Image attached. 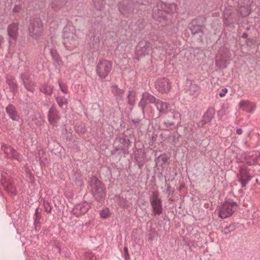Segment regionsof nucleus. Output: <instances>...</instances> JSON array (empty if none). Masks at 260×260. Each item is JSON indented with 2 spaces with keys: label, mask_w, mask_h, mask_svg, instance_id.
<instances>
[{
  "label": "nucleus",
  "mask_w": 260,
  "mask_h": 260,
  "mask_svg": "<svg viewBox=\"0 0 260 260\" xmlns=\"http://www.w3.org/2000/svg\"><path fill=\"white\" fill-rule=\"evenodd\" d=\"M89 185L93 198L98 202H102L105 199L106 190L105 185L95 176L89 178Z\"/></svg>",
  "instance_id": "obj_1"
},
{
  "label": "nucleus",
  "mask_w": 260,
  "mask_h": 260,
  "mask_svg": "<svg viewBox=\"0 0 260 260\" xmlns=\"http://www.w3.org/2000/svg\"><path fill=\"white\" fill-rule=\"evenodd\" d=\"M29 36L34 39H39L42 36L43 31V25L39 18L31 19L28 27Z\"/></svg>",
  "instance_id": "obj_2"
},
{
  "label": "nucleus",
  "mask_w": 260,
  "mask_h": 260,
  "mask_svg": "<svg viewBox=\"0 0 260 260\" xmlns=\"http://www.w3.org/2000/svg\"><path fill=\"white\" fill-rule=\"evenodd\" d=\"M231 7L238 8V11L243 17H246L250 12L251 0H227Z\"/></svg>",
  "instance_id": "obj_3"
},
{
  "label": "nucleus",
  "mask_w": 260,
  "mask_h": 260,
  "mask_svg": "<svg viewBox=\"0 0 260 260\" xmlns=\"http://www.w3.org/2000/svg\"><path fill=\"white\" fill-rule=\"evenodd\" d=\"M138 4V0H123L118 3V7L121 14L128 17L133 13Z\"/></svg>",
  "instance_id": "obj_4"
},
{
  "label": "nucleus",
  "mask_w": 260,
  "mask_h": 260,
  "mask_svg": "<svg viewBox=\"0 0 260 260\" xmlns=\"http://www.w3.org/2000/svg\"><path fill=\"white\" fill-rule=\"evenodd\" d=\"M238 204L231 199L225 200L219 209V216L221 218H225L231 216L238 207Z\"/></svg>",
  "instance_id": "obj_5"
},
{
  "label": "nucleus",
  "mask_w": 260,
  "mask_h": 260,
  "mask_svg": "<svg viewBox=\"0 0 260 260\" xmlns=\"http://www.w3.org/2000/svg\"><path fill=\"white\" fill-rule=\"evenodd\" d=\"M113 63L110 60H100L96 68V73L100 79H105L110 73Z\"/></svg>",
  "instance_id": "obj_6"
},
{
  "label": "nucleus",
  "mask_w": 260,
  "mask_h": 260,
  "mask_svg": "<svg viewBox=\"0 0 260 260\" xmlns=\"http://www.w3.org/2000/svg\"><path fill=\"white\" fill-rule=\"evenodd\" d=\"M181 120L180 113L172 109L166 114L163 124L166 128H170L172 126L178 124Z\"/></svg>",
  "instance_id": "obj_7"
},
{
  "label": "nucleus",
  "mask_w": 260,
  "mask_h": 260,
  "mask_svg": "<svg viewBox=\"0 0 260 260\" xmlns=\"http://www.w3.org/2000/svg\"><path fill=\"white\" fill-rule=\"evenodd\" d=\"M166 3L160 2L157 4V7L154 8L152 12L153 18L159 22H162L166 20L167 12L170 11L167 9Z\"/></svg>",
  "instance_id": "obj_8"
},
{
  "label": "nucleus",
  "mask_w": 260,
  "mask_h": 260,
  "mask_svg": "<svg viewBox=\"0 0 260 260\" xmlns=\"http://www.w3.org/2000/svg\"><path fill=\"white\" fill-rule=\"evenodd\" d=\"M206 18L204 16H199L194 19H193L189 24V28L192 35L202 33L203 34V31L205 28V22Z\"/></svg>",
  "instance_id": "obj_9"
},
{
  "label": "nucleus",
  "mask_w": 260,
  "mask_h": 260,
  "mask_svg": "<svg viewBox=\"0 0 260 260\" xmlns=\"http://www.w3.org/2000/svg\"><path fill=\"white\" fill-rule=\"evenodd\" d=\"M152 49V45L149 42L147 41L140 42L136 48L137 59L139 60V57L148 55Z\"/></svg>",
  "instance_id": "obj_10"
},
{
  "label": "nucleus",
  "mask_w": 260,
  "mask_h": 260,
  "mask_svg": "<svg viewBox=\"0 0 260 260\" xmlns=\"http://www.w3.org/2000/svg\"><path fill=\"white\" fill-rule=\"evenodd\" d=\"M150 202L152 206L154 215H160L162 212V201L159 198L158 192L154 191L150 198Z\"/></svg>",
  "instance_id": "obj_11"
},
{
  "label": "nucleus",
  "mask_w": 260,
  "mask_h": 260,
  "mask_svg": "<svg viewBox=\"0 0 260 260\" xmlns=\"http://www.w3.org/2000/svg\"><path fill=\"white\" fill-rule=\"evenodd\" d=\"M237 178L242 187L244 188L252 179V176L250 174L249 170L245 166H242L240 168L239 173L237 174Z\"/></svg>",
  "instance_id": "obj_12"
},
{
  "label": "nucleus",
  "mask_w": 260,
  "mask_h": 260,
  "mask_svg": "<svg viewBox=\"0 0 260 260\" xmlns=\"http://www.w3.org/2000/svg\"><path fill=\"white\" fill-rule=\"evenodd\" d=\"M19 21L17 19H14L11 24L7 27V32L9 36V43L10 44L12 41H16L18 36V25Z\"/></svg>",
  "instance_id": "obj_13"
},
{
  "label": "nucleus",
  "mask_w": 260,
  "mask_h": 260,
  "mask_svg": "<svg viewBox=\"0 0 260 260\" xmlns=\"http://www.w3.org/2000/svg\"><path fill=\"white\" fill-rule=\"evenodd\" d=\"M62 37L63 44L66 47H71L76 46L77 36L74 32L64 31Z\"/></svg>",
  "instance_id": "obj_14"
},
{
  "label": "nucleus",
  "mask_w": 260,
  "mask_h": 260,
  "mask_svg": "<svg viewBox=\"0 0 260 260\" xmlns=\"http://www.w3.org/2000/svg\"><path fill=\"white\" fill-rule=\"evenodd\" d=\"M156 99L153 95H151L147 92H145L142 94L141 99L138 104L139 107L141 108L143 113H144L145 108L150 104H155Z\"/></svg>",
  "instance_id": "obj_15"
},
{
  "label": "nucleus",
  "mask_w": 260,
  "mask_h": 260,
  "mask_svg": "<svg viewBox=\"0 0 260 260\" xmlns=\"http://www.w3.org/2000/svg\"><path fill=\"white\" fill-rule=\"evenodd\" d=\"M111 88L112 93L114 94L116 102L120 109L124 104L123 96L125 90L118 88L116 84L112 85Z\"/></svg>",
  "instance_id": "obj_16"
},
{
  "label": "nucleus",
  "mask_w": 260,
  "mask_h": 260,
  "mask_svg": "<svg viewBox=\"0 0 260 260\" xmlns=\"http://www.w3.org/2000/svg\"><path fill=\"white\" fill-rule=\"evenodd\" d=\"M1 149L4 152L7 158L20 160V154L11 146L3 144Z\"/></svg>",
  "instance_id": "obj_17"
},
{
  "label": "nucleus",
  "mask_w": 260,
  "mask_h": 260,
  "mask_svg": "<svg viewBox=\"0 0 260 260\" xmlns=\"http://www.w3.org/2000/svg\"><path fill=\"white\" fill-rule=\"evenodd\" d=\"M90 208L89 204L84 201L78 204H77L74 208L72 209V213L76 216H80L87 212Z\"/></svg>",
  "instance_id": "obj_18"
},
{
  "label": "nucleus",
  "mask_w": 260,
  "mask_h": 260,
  "mask_svg": "<svg viewBox=\"0 0 260 260\" xmlns=\"http://www.w3.org/2000/svg\"><path fill=\"white\" fill-rule=\"evenodd\" d=\"M157 90L161 93H166L170 89V85L167 78H162L157 80L155 83Z\"/></svg>",
  "instance_id": "obj_19"
},
{
  "label": "nucleus",
  "mask_w": 260,
  "mask_h": 260,
  "mask_svg": "<svg viewBox=\"0 0 260 260\" xmlns=\"http://www.w3.org/2000/svg\"><path fill=\"white\" fill-rule=\"evenodd\" d=\"M154 104L159 111V116L164 114H166L171 109L169 103L162 102L159 99H157Z\"/></svg>",
  "instance_id": "obj_20"
},
{
  "label": "nucleus",
  "mask_w": 260,
  "mask_h": 260,
  "mask_svg": "<svg viewBox=\"0 0 260 260\" xmlns=\"http://www.w3.org/2000/svg\"><path fill=\"white\" fill-rule=\"evenodd\" d=\"M48 117L49 122L53 126L55 125L57 121L59 120L60 117L58 111L54 106L52 105L50 108L48 113Z\"/></svg>",
  "instance_id": "obj_21"
},
{
  "label": "nucleus",
  "mask_w": 260,
  "mask_h": 260,
  "mask_svg": "<svg viewBox=\"0 0 260 260\" xmlns=\"http://www.w3.org/2000/svg\"><path fill=\"white\" fill-rule=\"evenodd\" d=\"M245 159L246 163L249 166L257 164L259 156L253 152L244 153L242 155Z\"/></svg>",
  "instance_id": "obj_22"
},
{
  "label": "nucleus",
  "mask_w": 260,
  "mask_h": 260,
  "mask_svg": "<svg viewBox=\"0 0 260 260\" xmlns=\"http://www.w3.org/2000/svg\"><path fill=\"white\" fill-rule=\"evenodd\" d=\"M6 112L8 114L9 117L14 121H19L20 116L18 114L15 107L11 104L8 105L6 108Z\"/></svg>",
  "instance_id": "obj_23"
},
{
  "label": "nucleus",
  "mask_w": 260,
  "mask_h": 260,
  "mask_svg": "<svg viewBox=\"0 0 260 260\" xmlns=\"http://www.w3.org/2000/svg\"><path fill=\"white\" fill-rule=\"evenodd\" d=\"M6 83L10 87V90L15 95L18 91V86L15 81V79L12 76H8L6 77Z\"/></svg>",
  "instance_id": "obj_24"
},
{
  "label": "nucleus",
  "mask_w": 260,
  "mask_h": 260,
  "mask_svg": "<svg viewBox=\"0 0 260 260\" xmlns=\"http://www.w3.org/2000/svg\"><path fill=\"white\" fill-rule=\"evenodd\" d=\"M119 142L122 145V146H120L121 150L126 151L128 150L131 142L127 136L124 135L123 137L119 138Z\"/></svg>",
  "instance_id": "obj_25"
},
{
  "label": "nucleus",
  "mask_w": 260,
  "mask_h": 260,
  "mask_svg": "<svg viewBox=\"0 0 260 260\" xmlns=\"http://www.w3.org/2000/svg\"><path fill=\"white\" fill-rule=\"evenodd\" d=\"M53 86L48 85L47 83L41 85L39 88L40 92L47 95H51L53 91Z\"/></svg>",
  "instance_id": "obj_26"
},
{
  "label": "nucleus",
  "mask_w": 260,
  "mask_h": 260,
  "mask_svg": "<svg viewBox=\"0 0 260 260\" xmlns=\"http://www.w3.org/2000/svg\"><path fill=\"white\" fill-rule=\"evenodd\" d=\"M137 96V92L134 90L128 91V94L127 95V104L132 106H134L136 104Z\"/></svg>",
  "instance_id": "obj_27"
},
{
  "label": "nucleus",
  "mask_w": 260,
  "mask_h": 260,
  "mask_svg": "<svg viewBox=\"0 0 260 260\" xmlns=\"http://www.w3.org/2000/svg\"><path fill=\"white\" fill-rule=\"evenodd\" d=\"M67 3V0H53L51 7L54 10H57L64 6Z\"/></svg>",
  "instance_id": "obj_28"
},
{
  "label": "nucleus",
  "mask_w": 260,
  "mask_h": 260,
  "mask_svg": "<svg viewBox=\"0 0 260 260\" xmlns=\"http://www.w3.org/2000/svg\"><path fill=\"white\" fill-rule=\"evenodd\" d=\"M169 158L166 154H161L155 159V164L156 166L162 167L166 163Z\"/></svg>",
  "instance_id": "obj_29"
},
{
  "label": "nucleus",
  "mask_w": 260,
  "mask_h": 260,
  "mask_svg": "<svg viewBox=\"0 0 260 260\" xmlns=\"http://www.w3.org/2000/svg\"><path fill=\"white\" fill-rule=\"evenodd\" d=\"M200 87L197 84L190 83L189 89H188L189 94L191 95H196L199 94Z\"/></svg>",
  "instance_id": "obj_30"
},
{
  "label": "nucleus",
  "mask_w": 260,
  "mask_h": 260,
  "mask_svg": "<svg viewBox=\"0 0 260 260\" xmlns=\"http://www.w3.org/2000/svg\"><path fill=\"white\" fill-rule=\"evenodd\" d=\"M215 112V110L214 108L213 107H209L206 113L204 114L203 117L210 122L214 117Z\"/></svg>",
  "instance_id": "obj_31"
},
{
  "label": "nucleus",
  "mask_w": 260,
  "mask_h": 260,
  "mask_svg": "<svg viewBox=\"0 0 260 260\" xmlns=\"http://www.w3.org/2000/svg\"><path fill=\"white\" fill-rule=\"evenodd\" d=\"M239 106L243 110H245L250 113L252 112V110L249 109L250 107V102L247 100L241 101L239 103Z\"/></svg>",
  "instance_id": "obj_32"
},
{
  "label": "nucleus",
  "mask_w": 260,
  "mask_h": 260,
  "mask_svg": "<svg viewBox=\"0 0 260 260\" xmlns=\"http://www.w3.org/2000/svg\"><path fill=\"white\" fill-rule=\"evenodd\" d=\"M55 99L56 102L60 108H63V106L64 105L67 106L68 101L64 96H55Z\"/></svg>",
  "instance_id": "obj_33"
},
{
  "label": "nucleus",
  "mask_w": 260,
  "mask_h": 260,
  "mask_svg": "<svg viewBox=\"0 0 260 260\" xmlns=\"http://www.w3.org/2000/svg\"><path fill=\"white\" fill-rule=\"evenodd\" d=\"M25 88L31 92H34L35 91V87L36 84L32 81H29V82H24L23 83Z\"/></svg>",
  "instance_id": "obj_34"
},
{
  "label": "nucleus",
  "mask_w": 260,
  "mask_h": 260,
  "mask_svg": "<svg viewBox=\"0 0 260 260\" xmlns=\"http://www.w3.org/2000/svg\"><path fill=\"white\" fill-rule=\"evenodd\" d=\"M132 121L135 127L139 128H140L145 124L144 120L143 119H140L139 118L133 119Z\"/></svg>",
  "instance_id": "obj_35"
},
{
  "label": "nucleus",
  "mask_w": 260,
  "mask_h": 260,
  "mask_svg": "<svg viewBox=\"0 0 260 260\" xmlns=\"http://www.w3.org/2000/svg\"><path fill=\"white\" fill-rule=\"evenodd\" d=\"M50 53L54 61L57 63H59V62L60 61L59 55L55 49H50Z\"/></svg>",
  "instance_id": "obj_36"
},
{
  "label": "nucleus",
  "mask_w": 260,
  "mask_h": 260,
  "mask_svg": "<svg viewBox=\"0 0 260 260\" xmlns=\"http://www.w3.org/2000/svg\"><path fill=\"white\" fill-rule=\"evenodd\" d=\"M236 229V225L234 224H231L229 226H226L222 230V232L224 235H227Z\"/></svg>",
  "instance_id": "obj_37"
},
{
  "label": "nucleus",
  "mask_w": 260,
  "mask_h": 260,
  "mask_svg": "<svg viewBox=\"0 0 260 260\" xmlns=\"http://www.w3.org/2000/svg\"><path fill=\"white\" fill-rule=\"evenodd\" d=\"M22 82L24 83V82H29L31 81L30 80V76L28 73H22L20 77Z\"/></svg>",
  "instance_id": "obj_38"
},
{
  "label": "nucleus",
  "mask_w": 260,
  "mask_h": 260,
  "mask_svg": "<svg viewBox=\"0 0 260 260\" xmlns=\"http://www.w3.org/2000/svg\"><path fill=\"white\" fill-rule=\"evenodd\" d=\"M100 215L103 218H106L110 216L109 209L106 208L100 211Z\"/></svg>",
  "instance_id": "obj_39"
},
{
  "label": "nucleus",
  "mask_w": 260,
  "mask_h": 260,
  "mask_svg": "<svg viewBox=\"0 0 260 260\" xmlns=\"http://www.w3.org/2000/svg\"><path fill=\"white\" fill-rule=\"evenodd\" d=\"M103 0H93L94 8L97 10H101L103 6Z\"/></svg>",
  "instance_id": "obj_40"
},
{
  "label": "nucleus",
  "mask_w": 260,
  "mask_h": 260,
  "mask_svg": "<svg viewBox=\"0 0 260 260\" xmlns=\"http://www.w3.org/2000/svg\"><path fill=\"white\" fill-rule=\"evenodd\" d=\"M135 160L138 166L139 169H142L144 165V161L143 160H140V157L137 155V154L135 155Z\"/></svg>",
  "instance_id": "obj_41"
},
{
  "label": "nucleus",
  "mask_w": 260,
  "mask_h": 260,
  "mask_svg": "<svg viewBox=\"0 0 260 260\" xmlns=\"http://www.w3.org/2000/svg\"><path fill=\"white\" fill-rule=\"evenodd\" d=\"M85 255L86 260H96L95 255L91 252H86Z\"/></svg>",
  "instance_id": "obj_42"
},
{
  "label": "nucleus",
  "mask_w": 260,
  "mask_h": 260,
  "mask_svg": "<svg viewBox=\"0 0 260 260\" xmlns=\"http://www.w3.org/2000/svg\"><path fill=\"white\" fill-rule=\"evenodd\" d=\"M35 220H34V225L36 226L40 223V215L38 214V210L37 209L36 210V212L35 214Z\"/></svg>",
  "instance_id": "obj_43"
},
{
  "label": "nucleus",
  "mask_w": 260,
  "mask_h": 260,
  "mask_svg": "<svg viewBox=\"0 0 260 260\" xmlns=\"http://www.w3.org/2000/svg\"><path fill=\"white\" fill-rule=\"evenodd\" d=\"M58 83L61 91L64 93H68V89L67 86L64 84H62L59 81H58Z\"/></svg>",
  "instance_id": "obj_44"
},
{
  "label": "nucleus",
  "mask_w": 260,
  "mask_h": 260,
  "mask_svg": "<svg viewBox=\"0 0 260 260\" xmlns=\"http://www.w3.org/2000/svg\"><path fill=\"white\" fill-rule=\"evenodd\" d=\"M44 206L45 211L48 213H51L52 207L50 205V203L48 202L44 201Z\"/></svg>",
  "instance_id": "obj_45"
},
{
  "label": "nucleus",
  "mask_w": 260,
  "mask_h": 260,
  "mask_svg": "<svg viewBox=\"0 0 260 260\" xmlns=\"http://www.w3.org/2000/svg\"><path fill=\"white\" fill-rule=\"evenodd\" d=\"M209 122L207 119H205L203 116V119L202 120L200 121L197 123V125L199 127H203L206 123Z\"/></svg>",
  "instance_id": "obj_46"
},
{
  "label": "nucleus",
  "mask_w": 260,
  "mask_h": 260,
  "mask_svg": "<svg viewBox=\"0 0 260 260\" xmlns=\"http://www.w3.org/2000/svg\"><path fill=\"white\" fill-rule=\"evenodd\" d=\"M22 10V6L20 5H15L13 9V13H19L20 11Z\"/></svg>",
  "instance_id": "obj_47"
},
{
  "label": "nucleus",
  "mask_w": 260,
  "mask_h": 260,
  "mask_svg": "<svg viewBox=\"0 0 260 260\" xmlns=\"http://www.w3.org/2000/svg\"><path fill=\"white\" fill-rule=\"evenodd\" d=\"M167 9L169 10L170 11L169 12H167V14L171 13L173 11V8H174V9H175L176 5L174 4H167Z\"/></svg>",
  "instance_id": "obj_48"
},
{
  "label": "nucleus",
  "mask_w": 260,
  "mask_h": 260,
  "mask_svg": "<svg viewBox=\"0 0 260 260\" xmlns=\"http://www.w3.org/2000/svg\"><path fill=\"white\" fill-rule=\"evenodd\" d=\"M123 250H124V255H125V260H129L130 259V256L128 254L127 248L125 246L124 247Z\"/></svg>",
  "instance_id": "obj_49"
},
{
  "label": "nucleus",
  "mask_w": 260,
  "mask_h": 260,
  "mask_svg": "<svg viewBox=\"0 0 260 260\" xmlns=\"http://www.w3.org/2000/svg\"><path fill=\"white\" fill-rule=\"evenodd\" d=\"M228 92V89L227 88H223L221 90V91L219 93V95L220 97H223L225 95V93Z\"/></svg>",
  "instance_id": "obj_50"
},
{
  "label": "nucleus",
  "mask_w": 260,
  "mask_h": 260,
  "mask_svg": "<svg viewBox=\"0 0 260 260\" xmlns=\"http://www.w3.org/2000/svg\"><path fill=\"white\" fill-rule=\"evenodd\" d=\"M118 150H121V149H120V146L118 147V148H114L113 150H112V154H115Z\"/></svg>",
  "instance_id": "obj_51"
},
{
  "label": "nucleus",
  "mask_w": 260,
  "mask_h": 260,
  "mask_svg": "<svg viewBox=\"0 0 260 260\" xmlns=\"http://www.w3.org/2000/svg\"><path fill=\"white\" fill-rule=\"evenodd\" d=\"M243 133V131L241 128H238L236 131V133L238 135H241Z\"/></svg>",
  "instance_id": "obj_52"
},
{
  "label": "nucleus",
  "mask_w": 260,
  "mask_h": 260,
  "mask_svg": "<svg viewBox=\"0 0 260 260\" xmlns=\"http://www.w3.org/2000/svg\"><path fill=\"white\" fill-rule=\"evenodd\" d=\"M248 34H247L246 32H244V33L242 34V35L241 37H242V38H243V39H247V38H248Z\"/></svg>",
  "instance_id": "obj_53"
},
{
  "label": "nucleus",
  "mask_w": 260,
  "mask_h": 260,
  "mask_svg": "<svg viewBox=\"0 0 260 260\" xmlns=\"http://www.w3.org/2000/svg\"><path fill=\"white\" fill-rule=\"evenodd\" d=\"M70 255V253L67 252L66 254H64V257L67 258H69Z\"/></svg>",
  "instance_id": "obj_54"
},
{
  "label": "nucleus",
  "mask_w": 260,
  "mask_h": 260,
  "mask_svg": "<svg viewBox=\"0 0 260 260\" xmlns=\"http://www.w3.org/2000/svg\"><path fill=\"white\" fill-rule=\"evenodd\" d=\"M170 188H171V187L170 186H168V187L166 189L167 192H168L169 194H170Z\"/></svg>",
  "instance_id": "obj_55"
},
{
  "label": "nucleus",
  "mask_w": 260,
  "mask_h": 260,
  "mask_svg": "<svg viewBox=\"0 0 260 260\" xmlns=\"http://www.w3.org/2000/svg\"><path fill=\"white\" fill-rule=\"evenodd\" d=\"M57 248H58V252L60 253V251H61V249H60V247H57Z\"/></svg>",
  "instance_id": "obj_56"
},
{
  "label": "nucleus",
  "mask_w": 260,
  "mask_h": 260,
  "mask_svg": "<svg viewBox=\"0 0 260 260\" xmlns=\"http://www.w3.org/2000/svg\"><path fill=\"white\" fill-rule=\"evenodd\" d=\"M39 160L40 162H42V161L41 160V158H39Z\"/></svg>",
  "instance_id": "obj_57"
},
{
  "label": "nucleus",
  "mask_w": 260,
  "mask_h": 260,
  "mask_svg": "<svg viewBox=\"0 0 260 260\" xmlns=\"http://www.w3.org/2000/svg\"><path fill=\"white\" fill-rule=\"evenodd\" d=\"M183 186H180V188H183Z\"/></svg>",
  "instance_id": "obj_58"
}]
</instances>
